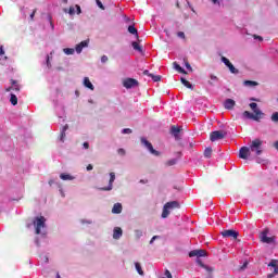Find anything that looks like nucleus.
I'll list each match as a JSON object with an SVG mask.
<instances>
[{"label": "nucleus", "instance_id": "nucleus-1", "mask_svg": "<svg viewBox=\"0 0 278 278\" xmlns=\"http://www.w3.org/2000/svg\"><path fill=\"white\" fill-rule=\"evenodd\" d=\"M35 233L40 237L35 238L36 247H40L41 242H47V218L45 216H37L34 219Z\"/></svg>", "mask_w": 278, "mask_h": 278}, {"label": "nucleus", "instance_id": "nucleus-2", "mask_svg": "<svg viewBox=\"0 0 278 278\" xmlns=\"http://www.w3.org/2000/svg\"><path fill=\"white\" fill-rule=\"evenodd\" d=\"M62 97H63L62 89L55 88L51 91L50 99L54 105V112H55L58 118H60V121H64V118L66 116V111L64 110V104H62L60 102V99H62Z\"/></svg>", "mask_w": 278, "mask_h": 278}, {"label": "nucleus", "instance_id": "nucleus-3", "mask_svg": "<svg viewBox=\"0 0 278 278\" xmlns=\"http://www.w3.org/2000/svg\"><path fill=\"white\" fill-rule=\"evenodd\" d=\"M250 108L254 114L250 111H244L243 118H247L248 121H256V123H260V121H262V116H264V112L257 108V103L255 102H251Z\"/></svg>", "mask_w": 278, "mask_h": 278}, {"label": "nucleus", "instance_id": "nucleus-4", "mask_svg": "<svg viewBox=\"0 0 278 278\" xmlns=\"http://www.w3.org/2000/svg\"><path fill=\"white\" fill-rule=\"evenodd\" d=\"M180 204L177 201H170L164 204L161 218H168L170 216V210L179 208Z\"/></svg>", "mask_w": 278, "mask_h": 278}, {"label": "nucleus", "instance_id": "nucleus-5", "mask_svg": "<svg viewBox=\"0 0 278 278\" xmlns=\"http://www.w3.org/2000/svg\"><path fill=\"white\" fill-rule=\"evenodd\" d=\"M141 144L149 151V153H151V155L159 157L160 151L155 150L153 144L148 141L146 137H141Z\"/></svg>", "mask_w": 278, "mask_h": 278}, {"label": "nucleus", "instance_id": "nucleus-6", "mask_svg": "<svg viewBox=\"0 0 278 278\" xmlns=\"http://www.w3.org/2000/svg\"><path fill=\"white\" fill-rule=\"evenodd\" d=\"M250 151L256 153V155H262V141L260 139H254L250 144Z\"/></svg>", "mask_w": 278, "mask_h": 278}, {"label": "nucleus", "instance_id": "nucleus-7", "mask_svg": "<svg viewBox=\"0 0 278 278\" xmlns=\"http://www.w3.org/2000/svg\"><path fill=\"white\" fill-rule=\"evenodd\" d=\"M227 136V132L223 130H214L210 134L211 142H217V140H223Z\"/></svg>", "mask_w": 278, "mask_h": 278}, {"label": "nucleus", "instance_id": "nucleus-8", "mask_svg": "<svg viewBox=\"0 0 278 278\" xmlns=\"http://www.w3.org/2000/svg\"><path fill=\"white\" fill-rule=\"evenodd\" d=\"M123 86L124 88H126L127 90H131V88H136L139 86V83L137 79L135 78H126L124 81H123Z\"/></svg>", "mask_w": 278, "mask_h": 278}, {"label": "nucleus", "instance_id": "nucleus-9", "mask_svg": "<svg viewBox=\"0 0 278 278\" xmlns=\"http://www.w3.org/2000/svg\"><path fill=\"white\" fill-rule=\"evenodd\" d=\"M110 180L109 185L106 187L101 188L104 192H110L112 188H114V181H116V174L114 172H111L110 174Z\"/></svg>", "mask_w": 278, "mask_h": 278}, {"label": "nucleus", "instance_id": "nucleus-10", "mask_svg": "<svg viewBox=\"0 0 278 278\" xmlns=\"http://www.w3.org/2000/svg\"><path fill=\"white\" fill-rule=\"evenodd\" d=\"M223 238H233L235 240L238 239V236H240V232L233 229H226L222 231Z\"/></svg>", "mask_w": 278, "mask_h": 278}, {"label": "nucleus", "instance_id": "nucleus-11", "mask_svg": "<svg viewBox=\"0 0 278 278\" xmlns=\"http://www.w3.org/2000/svg\"><path fill=\"white\" fill-rule=\"evenodd\" d=\"M189 257H207V252L205 250H191L189 252Z\"/></svg>", "mask_w": 278, "mask_h": 278}, {"label": "nucleus", "instance_id": "nucleus-12", "mask_svg": "<svg viewBox=\"0 0 278 278\" xmlns=\"http://www.w3.org/2000/svg\"><path fill=\"white\" fill-rule=\"evenodd\" d=\"M249 155H251V149L249 147H241L239 150L240 160H249Z\"/></svg>", "mask_w": 278, "mask_h": 278}, {"label": "nucleus", "instance_id": "nucleus-13", "mask_svg": "<svg viewBox=\"0 0 278 278\" xmlns=\"http://www.w3.org/2000/svg\"><path fill=\"white\" fill-rule=\"evenodd\" d=\"M88 45H90L89 40H83L75 46L74 51H76V53L79 55L84 49L88 48Z\"/></svg>", "mask_w": 278, "mask_h": 278}, {"label": "nucleus", "instance_id": "nucleus-14", "mask_svg": "<svg viewBox=\"0 0 278 278\" xmlns=\"http://www.w3.org/2000/svg\"><path fill=\"white\" fill-rule=\"evenodd\" d=\"M261 241L265 244H273V242H275V237H268V232L263 231L261 233Z\"/></svg>", "mask_w": 278, "mask_h": 278}, {"label": "nucleus", "instance_id": "nucleus-15", "mask_svg": "<svg viewBox=\"0 0 278 278\" xmlns=\"http://www.w3.org/2000/svg\"><path fill=\"white\" fill-rule=\"evenodd\" d=\"M225 110H233L236 108V100L228 98L224 102Z\"/></svg>", "mask_w": 278, "mask_h": 278}, {"label": "nucleus", "instance_id": "nucleus-16", "mask_svg": "<svg viewBox=\"0 0 278 278\" xmlns=\"http://www.w3.org/2000/svg\"><path fill=\"white\" fill-rule=\"evenodd\" d=\"M122 237H123V228L115 227L113 229V239L114 240H121Z\"/></svg>", "mask_w": 278, "mask_h": 278}, {"label": "nucleus", "instance_id": "nucleus-17", "mask_svg": "<svg viewBox=\"0 0 278 278\" xmlns=\"http://www.w3.org/2000/svg\"><path fill=\"white\" fill-rule=\"evenodd\" d=\"M60 179H62V181H73V179H75V176H73L68 173H61Z\"/></svg>", "mask_w": 278, "mask_h": 278}, {"label": "nucleus", "instance_id": "nucleus-18", "mask_svg": "<svg viewBox=\"0 0 278 278\" xmlns=\"http://www.w3.org/2000/svg\"><path fill=\"white\" fill-rule=\"evenodd\" d=\"M170 134L172 136H174V138H176V140L179 138V134H181V128L177 127V126H172L170 127Z\"/></svg>", "mask_w": 278, "mask_h": 278}, {"label": "nucleus", "instance_id": "nucleus-19", "mask_svg": "<svg viewBox=\"0 0 278 278\" xmlns=\"http://www.w3.org/2000/svg\"><path fill=\"white\" fill-rule=\"evenodd\" d=\"M83 86H85V88H88V90H94V85H92V81H90V78L88 77L84 78Z\"/></svg>", "mask_w": 278, "mask_h": 278}, {"label": "nucleus", "instance_id": "nucleus-20", "mask_svg": "<svg viewBox=\"0 0 278 278\" xmlns=\"http://www.w3.org/2000/svg\"><path fill=\"white\" fill-rule=\"evenodd\" d=\"M123 212V204L115 203L112 208V214H121Z\"/></svg>", "mask_w": 278, "mask_h": 278}, {"label": "nucleus", "instance_id": "nucleus-21", "mask_svg": "<svg viewBox=\"0 0 278 278\" xmlns=\"http://www.w3.org/2000/svg\"><path fill=\"white\" fill-rule=\"evenodd\" d=\"M180 81L182 84V86H185L186 88H188L189 90H193L194 86L192 85V83H190L188 79L181 77Z\"/></svg>", "mask_w": 278, "mask_h": 278}, {"label": "nucleus", "instance_id": "nucleus-22", "mask_svg": "<svg viewBox=\"0 0 278 278\" xmlns=\"http://www.w3.org/2000/svg\"><path fill=\"white\" fill-rule=\"evenodd\" d=\"M135 268L140 277H144V270L142 269V265L139 262H135Z\"/></svg>", "mask_w": 278, "mask_h": 278}, {"label": "nucleus", "instance_id": "nucleus-23", "mask_svg": "<svg viewBox=\"0 0 278 278\" xmlns=\"http://www.w3.org/2000/svg\"><path fill=\"white\" fill-rule=\"evenodd\" d=\"M68 130V125H65L61 129V135H60V142H64V139L66 138V131Z\"/></svg>", "mask_w": 278, "mask_h": 278}, {"label": "nucleus", "instance_id": "nucleus-24", "mask_svg": "<svg viewBox=\"0 0 278 278\" xmlns=\"http://www.w3.org/2000/svg\"><path fill=\"white\" fill-rule=\"evenodd\" d=\"M173 64H174L175 71H177L178 73H181L182 75L187 74L186 70L184 67H181V65H179V63L174 62Z\"/></svg>", "mask_w": 278, "mask_h": 278}, {"label": "nucleus", "instance_id": "nucleus-25", "mask_svg": "<svg viewBox=\"0 0 278 278\" xmlns=\"http://www.w3.org/2000/svg\"><path fill=\"white\" fill-rule=\"evenodd\" d=\"M210 79L211 80H208V86H216V84H218V77L214 74H211Z\"/></svg>", "mask_w": 278, "mask_h": 278}, {"label": "nucleus", "instance_id": "nucleus-26", "mask_svg": "<svg viewBox=\"0 0 278 278\" xmlns=\"http://www.w3.org/2000/svg\"><path fill=\"white\" fill-rule=\"evenodd\" d=\"M10 103L11 105H18V98L14 93H10Z\"/></svg>", "mask_w": 278, "mask_h": 278}, {"label": "nucleus", "instance_id": "nucleus-27", "mask_svg": "<svg viewBox=\"0 0 278 278\" xmlns=\"http://www.w3.org/2000/svg\"><path fill=\"white\" fill-rule=\"evenodd\" d=\"M131 47L135 51H138L139 53H142V46H140V43H138L137 41H132Z\"/></svg>", "mask_w": 278, "mask_h": 278}, {"label": "nucleus", "instance_id": "nucleus-28", "mask_svg": "<svg viewBox=\"0 0 278 278\" xmlns=\"http://www.w3.org/2000/svg\"><path fill=\"white\" fill-rule=\"evenodd\" d=\"M128 31L132 35V36H138V29L136 28V26L134 24H130L128 26Z\"/></svg>", "mask_w": 278, "mask_h": 278}, {"label": "nucleus", "instance_id": "nucleus-29", "mask_svg": "<svg viewBox=\"0 0 278 278\" xmlns=\"http://www.w3.org/2000/svg\"><path fill=\"white\" fill-rule=\"evenodd\" d=\"M228 70L232 75H238V73H240V70L236 68V66H233V63L229 64Z\"/></svg>", "mask_w": 278, "mask_h": 278}, {"label": "nucleus", "instance_id": "nucleus-30", "mask_svg": "<svg viewBox=\"0 0 278 278\" xmlns=\"http://www.w3.org/2000/svg\"><path fill=\"white\" fill-rule=\"evenodd\" d=\"M63 53H65V55H75V49L74 48H64Z\"/></svg>", "mask_w": 278, "mask_h": 278}, {"label": "nucleus", "instance_id": "nucleus-31", "mask_svg": "<svg viewBox=\"0 0 278 278\" xmlns=\"http://www.w3.org/2000/svg\"><path fill=\"white\" fill-rule=\"evenodd\" d=\"M52 55H53V52H51L50 54L46 55V66L48 68H51V58H52Z\"/></svg>", "mask_w": 278, "mask_h": 278}, {"label": "nucleus", "instance_id": "nucleus-32", "mask_svg": "<svg viewBox=\"0 0 278 278\" xmlns=\"http://www.w3.org/2000/svg\"><path fill=\"white\" fill-rule=\"evenodd\" d=\"M204 157H206L207 160H210V157H212V148H206L204 150Z\"/></svg>", "mask_w": 278, "mask_h": 278}, {"label": "nucleus", "instance_id": "nucleus-33", "mask_svg": "<svg viewBox=\"0 0 278 278\" xmlns=\"http://www.w3.org/2000/svg\"><path fill=\"white\" fill-rule=\"evenodd\" d=\"M243 84L244 86H250V87L257 86V81L255 80H244Z\"/></svg>", "mask_w": 278, "mask_h": 278}, {"label": "nucleus", "instance_id": "nucleus-34", "mask_svg": "<svg viewBox=\"0 0 278 278\" xmlns=\"http://www.w3.org/2000/svg\"><path fill=\"white\" fill-rule=\"evenodd\" d=\"M271 123H278V112H274L270 116Z\"/></svg>", "mask_w": 278, "mask_h": 278}, {"label": "nucleus", "instance_id": "nucleus-35", "mask_svg": "<svg viewBox=\"0 0 278 278\" xmlns=\"http://www.w3.org/2000/svg\"><path fill=\"white\" fill-rule=\"evenodd\" d=\"M222 62L223 64H225V66H227V68L229 67L231 63V61H229V59H227V56H222Z\"/></svg>", "mask_w": 278, "mask_h": 278}, {"label": "nucleus", "instance_id": "nucleus-36", "mask_svg": "<svg viewBox=\"0 0 278 278\" xmlns=\"http://www.w3.org/2000/svg\"><path fill=\"white\" fill-rule=\"evenodd\" d=\"M150 77H151L152 81H161L162 80V76H160V75L150 74Z\"/></svg>", "mask_w": 278, "mask_h": 278}, {"label": "nucleus", "instance_id": "nucleus-37", "mask_svg": "<svg viewBox=\"0 0 278 278\" xmlns=\"http://www.w3.org/2000/svg\"><path fill=\"white\" fill-rule=\"evenodd\" d=\"M276 275H278V265L276 267H274L273 274L267 275V278H275Z\"/></svg>", "mask_w": 278, "mask_h": 278}, {"label": "nucleus", "instance_id": "nucleus-38", "mask_svg": "<svg viewBox=\"0 0 278 278\" xmlns=\"http://www.w3.org/2000/svg\"><path fill=\"white\" fill-rule=\"evenodd\" d=\"M278 264V261L277 260H271L270 262H269V264H268V266L270 267V268H277V265Z\"/></svg>", "mask_w": 278, "mask_h": 278}, {"label": "nucleus", "instance_id": "nucleus-39", "mask_svg": "<svg viewBox=\"0 0 278 278\" xmlns=\"http://www.w3.org/2000/svg\"><path fill=\"white\" fill-rule=\"evenodd\" d=\"M49 186H60V181L58 179L51 178L49 180Z\"/></svg>", "mask_w": 278, "mask_h": 278}, {"label": "nucleus", "instance_id": "nucleus-40", "mask_svg": "<svg viewBox=\"0 0 278 278\" xmlns=\"http://www.w3.org/2000/svg\"><path fill=\"white\" fill-rule=\"evenodd\" d=\"M177 164V159H170L167 161L166 166H175Z\"/></svg>", "mask_w": 278, "mask_h": 278}, {"label": "nucleus", "instance_id": "nucleus-41", "mask_svg": "<svg viewBox=\"0 0 278 278\" xmlns=\"http://www.w3.org/2000/svg\"><path fill=\"white\" fill-rule=\"evenodd\" d=\"M11 84H12V86H13V90H15L16 92H18V90H21V87H18V86L16 85V80H11Z\"/></svg>", "mask_w": 278, "mask_h": 278}, {"label": "nucleus", "instance_id": "nucleus-42", "mask_svg": "<svg viewBox=\"0 0 278 278\" xmlns=\"http://www.w3.org/2000/svg\"><path fill=\"white\" fill-rule=\"evenodd\" d=\"M48 21L50 23L51 29H55V25L53 24V17L51 15H48Z\"/></svg>", "mask_w": 278, "mask_h": 278}, {"label": "nucleus", "instance_id": "nucleus-43", "mask_svg": "<svg viewBox=\"0 0 278 278\" xmlns=\"http://www.w3.org/2000/svg\"><path fill=\"white\" fill-rule=\"evenodd\" d=\"M249 268V261H244L242 266L240 267V270H247Z\"/></svg>", "mask_w": 278, "mask_h": 278}, {"label": "nucleus", "instance_id": "nucleus-44", "mask_svg": "<svg viewBox=\"0 0 278 278\" xmlns=\"http://www.w3.org/2000/svg\"><path fill=\"white\" fill-rule=\"evenodd\" d=\"M96 3L98 8H100V10H105V5H103V2H101V0H96Z\"/></svg>", "mask_w": 278, "mask_h": 278}, {"label": "nucleus", "instance_id": "nucleus-45", "mask_svg": "<svg viewBox=\"0 0 278 278\" xmlns=\"http://www.w3.org/2000/svg\"><path fill=\"white\" fill-rule=\"evenodd\" d=\"M81 225H92V219H80Z\"/></svg>", "mask_w": 278, "mask_h": 278}, {"label": "nucleus", "instance_id": "nucleus-46", "mask_svg": "<svg viewBox=\"0 0 278 278\" xmlns=\"http://www.w3.org/2000/svg\"><path fill=\"white\" fill-rule=\"evenodd\" d=\"M135 236H136V238H138V239L142 238V230H136V231H135Z\"/></svg>", "mask_w": 278, "mask_h": 278}, {"label": "nucleus", "instance_id": "nucleus-47", "mask_svg": "<svg viewBox=\"0 0 278 278\" xmlns=\"http://www.w3.org/2000/svg\"><path fill=\"white\" fill-rule=\"evenodd\" d=\"M68 14H70V16H74V14H75V7H70Z\"/></svg>", "mask_w": 278, "mask_h": 278}, {"label": "nucleus", "instance_id": "nucleus-48", "mask_svg": "<svg viewBox=\"0 0 278 278\" xmlns=\"http://www.w3.org/2000/svg\"><path fill=\"white\" fill-rule=\"evenodd\" d=\"M257 164H266L268 161L263 160L262 157L256 159Z\"/></svg>", "mask_w": 278, "mask_h": 278}, {"label": "nucleus", "instance_id": "nucleus-49", "mask_svg": "<svg viewBox=\"0 0 278 278\" xmlns=\"http://www.w3.org/2000/svg\"><path fill=\"white\" fill-rule=\"evenodd\" d=\"M195 262H197V264H199V266H201V268H203V266H205V264L203 263V261H201L200 257H198V258L195 260Z\"/></svg>", "mask_w": 278, "mask_h": 278}, {"label": "nucleus", "instance_id": "nucleus-50", "mask_svg": "<svg viewBox=\"0 0 278 278\" xmlns=\"http://www.w3.org/2000/svg\"><path fill=\"white\" fill-rule=\"evenodd\" d=\"M122 134H132V130L130 128H124L122 129Z\"/></svg>", "mask_w": 278, "mask_h": 278}, {"label": "nucleus", "instance_id": "nucleus-51", "mask_svg": "<svg viewBox=\"0 0 278 278\" xmlns=\"http://www.w3.org/2000/svg\"><path fill=\"white\" fill-rule=\"evenodd\" d=\"M83 149H85V150L90 149V143H89L88 141H85V142L83 143Z\"/></svg>", "mask_w": 278, "mask_h": 278}, {"label": "nucleus", "instance_id": "nucleus-52", "mask_svg": "<svg viewBox=\"0 0 278 278\" xmlns=\"http://www.w3.org/2000/svg\"><path fill=\"white\" fill-rule=\"evenodd\" d=\"M160 236H153L150 240V244H153V242H155V240H160Z\"/></svg>", "mask_w": 278, "mask_h": 278}, {"label": "nucleus", "instance_id": "nucleus-53", "mask_svg": "<svg viewBox=\"0 0 278 278\" xmlns=\"http://www.w3.org/2000/svg\"><path fill=\"white\" fill-rule=\"evenodd\" d=\"M3 55H5V49L3 46H0V58H3Z\"/></svg>", "mask_w": 278, "mask_h": 278}, {"label": "nucleus", "instance_id": "nucleus-54", "mask_svg": "<svg viewBox=\"0 0 278 278\" xmlns=\"http://www.w3.org/2000/svg\"><path fill=\"white\" fill-rule=\"evenodd\" d=\"M108 60H109L108 55H102L101 56V63L102 64H105L108 62Z\"/></svg>", "mask_w": 278, "mask_h": 278}, {"label": "nucleus", "instance_id": "nucleus-55", "mask_svg": "<svg viewBox=\"0 0 278 278\" xmlns=\"http://www.w3.org/2000/svg\"><path fill=\"white\" fill-rule=\"evenodd\" d=\"M177 36H178V38H186V33L185 31H178L177 33Z\"/></svg>", "mask_w": 278, "mask_h": 278}, {"label": "nucleus", "instance_id": "nucleus-56", "mask_svg": "<svg viewBox=\"0 0 278 278\" xmlns=\"http://www.w3.org/2000/svg\"><path fill=\"white\" fill-rule=\"evenodd\" d=\"M185 66H186L187 71L192 72V65H190V63L185 62Z\"/></svg>", "mask_w": 278, "mask_h": 278}, {"label": "nucleus", "instance_id": "nucleus-57", "mask_svg": "<svg viewBox=\"0 0 278 278\" xmlns=\"http://www.w3.org/2000/svg\"><path fill=\"white\" fill-rule=\"evenodd\" d=\"M75 8H76V14H81V7L79 4H76Z\"/></svg>", "mask_w": 278, "mask_h": 278}, {"label": "nucleus", "instance_id": "nucleus-58", "mask_svg": "<svg viewBox=\"0 0 278 278\" xmlns=\"http://www.w3.org/2000/svg\"><path fill=\"white\" fill-rule=\"evenodd\" d=\"M117 153H118V155H125V149H123V148H119L118 150H117Z\"/></svg>", "mask_w": 278, "mask_h": 278}, {"label": "nucleus", "instance_id": "nucleus-59", "mask_svg": "<svg viewBox=\"0 0 278 278\" xmlns=\"http://www.w3.org/2000/svg\"><path fill=\"white\" fill-rule=\"evenodd\" d=\"M202 268H204L205 270H207V273H212V267L204 265Z\"/></svg>", "mask_w": 278, "mask_h": 278}, {"label": "nucleus", "instance_id": "nucleus-60", "mask_svg": "<svg viewBox=\"0 0 278 278\" xmlns=\"http://www.w3.org/2000/svg\"><path fill=\"white\" fill-rule=\"evenodd\" d=\"M186 2H187L188 8H190V10L192 12H194V8H192V4L190 3V1L186 0Z\"/></svg>", "mask_w": 278, "mask_h": 278}, {"label": "nucleus", "instance_id": "nucleus-61", "mask_svg": "<svg viewBox=\"0 0 278 278\" xmlns=\"http://www.w3.org/2000/svg\"><path fill=\"white\" fill-rule=\"evenodd\" d=\"M254 40H260V42H262V40H264V38L262 36L255 35Z\"/></svg>", "mask_w": 278, "mask_h": 278}, {"label": "nucleus", "instance_id": "nucleus-62", "mask_svg": "<svg viewBox=\"0 0 278 278\" xmlns=\"http://www.w3.org/2000/svg\"><path fill=\"white\" fill-rule=\"evenodd\" d=\"M165 275L167 278H173V275L170 274V271L168 269L165 270Z\"/></svg>", "mask_w": 278, "mask_h": 278}, {"label": "nucleus", "instance_id": "nucleus-63", "mask_svg": "<svg viewBox=\"0 0 278 278\" xmlns=\"http://www.w3.org/2000/svg\"><path fill=\"white\" fill-rule=\"evenodd\" d=\"M93 168H94V166H92V164H89V165H87V167H86V169H87L88 172L92 170Z\"/></svg>", "mask_w": 278, "mask_h": 278}, {"label": "nucleus", "instance_id": "nucleus-64", "mask_svg": "<svg viewBox=\"0 0 278 278\" xmlns=\"http://www.w3.org/2000/svg\"><path fill=\"white\" fill-rule=\"evenodd\" d=\"M275 149L278 151V140L274 143Z\"/></svg>", "mask_w": 278, "mask_h": 278}]
</instances>
